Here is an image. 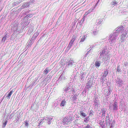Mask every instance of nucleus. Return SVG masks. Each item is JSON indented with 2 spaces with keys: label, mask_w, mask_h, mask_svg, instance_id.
Returning a JSON list of instances; mask_svg holds the SVG:
<instances>
[{
  "label": "nucleus",
  "mask_w": 128,
  "mask_h": 128,
  "mask_svg": "<svg viewBox=\"0 0 128 128\" xmlns=\"http://www.w3.org/2000/svg\"><path fill=\"white\" fill-rule=\"evenodd\" d=\"M86 16V14H84V16L82 18V20H83L82 21V23L84 22V17H85V16Z\"/></svg>",
  "instance_id": "nucleus-35"
},
{
  "label": "nucleus",
  "mask_w": 128,
  "mask_h": 128,
  "mask_svg": "<svg viewBox=\"0 0 128 128\" xmlns=\"http://www.w3.org/2000/svg\"><path fill=\"white\" fill-rule=\"evenodd\" d=\"M100 64L99 61H96L95 62L94 65L96 68H98L100 66Z\"/></svg>",
  "instance_id": "nucleus-12"
},
{
  "label": "nucleus",
  "mask_w": 128,
  "mask_h": 128,
  "mask_svg": "<svg viewBox=\"0 0 128 128\" xmlns=\"http://www.w3.org/2000/svg\"><path fill=\"white\" fill-rule=\"evenodd\" d=\"M72 117L71 116L68 115L65 117H64L62 120V122L64 124L68 125L70 124L72 120Z\"/></svg>",
  "instance_id": "nucleus-1"
},
{
  "label": "nucleus",
  "mask_w": 128,
  "mask_h": 128,
  "mask_svg": "<svg viewBox=\"0 0 128 128\" xmlns=\"http://www.w3.org/2000/svg\"><path fill=\"white\" fill-rule=\"evenodd\" d=\"M117 3L116 1H114L113 2H112V5H116V4Z\"/></svg>",
  "instance_id": "nucleus-32"
},
{
  "label": "nucleus",
  "mask_w": 128,
  "mask_h": 128,
  "mask_svg": "<svg viewBox=\"0 0 128 128\" xmlns=\"http://www.w3.org/2000/svg\"><path fill=\"white\" fill-rule=\"evenodd\" d=\"M89 117L88 116L86 117L84 119V122H87L89 120Z\"/></svg>",
  "instance_id": "nucleus-24"
},
{
  "label": "nucleus",
  "mask_w": 128,
  "mask_h": 128,
  "mask_svg": "<svg viewBox=\"0 0 128 128\" xmlns=\"http://www.w3.org/2000/svg\"><path fill=\"white\" fill-rule=\"evenodd\" d=\"M87 114L83 112L80 111V116L82 118H84L86 116Z\"/></svg>",
  "instance_id": "nucleus-13"
},
{
  "label": "nucleus",
  "mask_w": 128,
  "mask_h": 128,
  "mask_svg": "<svg viewBox=\"0 0 128 128\" xmlns=\"http://www.w3.org/2000/svg\"><path fill=\"white\" fill-rule=\"evenodd\" d=\"M35 35L36 36H38V33L37 32H36L34 34V35Z\"/></svg>",
  "instance_id": "nucleus-37"
},
{
  "label": "nucleus",
  "mask_w": 128,
  "mask_h": 128,
  "mask_svg": "<svg viewBox=\"0 0 128 128\" xmlns=\"http://www.w3.org/2000/svg\"><path fill=\"white\" fill-rule=\"evenodd\" d=\"M66 102L65 100V99L63 100L61 102L60 104V106H64Z\"/></svg>",
  "instance_id": "nucleus-14"
},
{
  "label": "nucleus",
  "mask_w": 128,
  "mask_h": 128,
  "mask_svg": "<svg viewBox=\"0 0 128 128\" xmlns=\"http://www.w3.org/2000/svg\"><path fill=\"white\" fill-rule=\"evenodd\" d=\"M12 90L6 96V98L8 99H10V96L13 92V91Z\"/></svg>",
  "instance_id": "nucleus-15"
},
{
  "label": "nucleus",
  "mask_w": 128,
  "mask_h": 128,
  "mask_svg": "<svg viewBox=\"0 0 128 128\" xmlns=\"http://www.w3.org/2000/svg\"><path fill=\"white\" fill-rule=\"evenodd\" d=\"M102 22V20H98L97 24H100Z\"/></svg>",
  "instance_id": "nucleus-30"
},
{
  "label": "nucleus",
  "mask_w": 128,
  "mask_h": 128,
  "mask_svg": "<svg viewBox=\"0 0 128 128\" xmlns=\"http://www.w3.org/2000/svg\"><path fill=\"white\" fill-rule=\"evenodd\" d=\"M114 32H118L119 33V32H122L124 30V28L123 26H120L117 29L116 28Z\"/></svg>",
  "instance_id": "nucleus-7"
},
{
  "label": "nucleus",
  "mask_w": 128,
  "mask_h": 128,
  "mask_svg": "<svg viewBox=\"0 0 128 128\" xmlns=\"http://www.w3.org/2000/svg\"><path fill=\"white\" fill-rule=\"evenodd\" d=\"M76 37L75 36H72V38L68 46V47L69 49H70V48L74 44V42L76 39Z\"/></svg>",
  "instance_id": "nucleus-5"
},
{
  "label": "nucleus",
  "mask_w": 128,
  "mask_h": 128,
  "mask_svg": "<svg viewBox=\"0 0 128 128\" xmlns=\"http://www.w3.org/2000/svg\"><path fill=\"white\" fill-rule=\"evenodd\" d=\"M86 36L85 35L84 36L81 38V40H80L81 42H83L84 40L86 38Z\"/></svg>",
  "instance_id": "nucleus-25"
},
{
  "label": "nucleus",
  "mask_w": 128,
  "mask_h": 128,
  "mask_svg": "<svg viewBox=\"0 0 128 128\" xmlns=\"http://www.w3.org/2000/svg\"><path fill=\"white\" fill-rule=\"evenodd\" d=\"M6 36H4L2 39V41H4V42H5L6 40Z\"/></svg>",
  "instance_id": "nucleus-33"
},
{
  "label": "nucleus",
  "mask_w": 128,
  "mask_h": 128,
  "mask_svg": "<svg viewBox=\"0 0 128 128\" xmlns=\"http://www.w3.org/2000/svg\"><path fill=\"white\" fill-rule=\"evenodd\" d=\"M117 71L118 72H121V70L120 68V66H118L117 67Z\"/></svg>",
  "instance_id": "nucleus-26"
},
{
  "label": "nucleus",
  "mask_w": 128,
  "mask_h": 128,
  "mask_svg": "<svg viewBox=\"0 0 128 128\" xmlns=\"http://www.w3.org/2000/svg\"><path fill=\"white\" fill-rule=\"evenodd\" d=\"M106 125L110 124V120L109 116H106Z\"/></svg>",
  "instance_id": "nucleus-10"
},
{
  "label": "nucleus",
  "mask_w": 128,
  "mask_h": 128,
  "mask_svg": "<svg viewBox=\"0 0 128 128\" xmlns=\"http://www.w3.org/2000/svg\"><path fill=\"white\" fill-rule=\"evenodd\" d=\"M7 121L6 120L4 123L3 124L2 127L4 128L5 127L6 125L7 124Z\"/></svg>",
  "instance_id": "nucleus-29"
},
{
  "label": "nucleus",
  "mask_w": 128,
  "mask_h": 128,
  "mask_svg": "<svg viewBox=\"0 0 128 128\" xmlns=\"http://www.w3.org/2000/svg\"><path fill=\"white\" fill-rule=\"evenodd\" d=\"M109 108L110 109H112V108H111V105H110L109 106Z\"/></svg>",
  "instance_id": "nucleus-39"
},
{
  "label": "nucleus",
  "mask_w": 128,
  "mask_h": 128,
  "mask_svg": "<svg viewBox=\"0 0 128 128\" xmlns=\"http://www.w3.org/2000/svg\"><path fill=\"white\" fill-rule=\"evenodd\" d=\"M104 121L100 120L99 121V124L102 127H104Z\"/></svg>",
  "instance_id": "nucleus-20"
},
{
  "label": "nucleus",
  "mask_w": 128,
  "mask_h": 128,
  "mask_svg": "<svg viewBox=\"0 0 128 128\" xmlns=\"http://www.w3.org/2000/svg\"><path fill=\"white\" fill-rule=\"evenodd\" d=\"M107 116H109V114H108H108H107Z\"/></svg>",
  "instance_id": "nucleus-42"
},
{
  "label": "nucleus",
  "mask_w": 128,
  "mask_h": 128,
  "mask_svg": "<svg viewBox=\"0 0 128 128\" xmlns=\"http://www.w3.org/2000/svg\"><path fill=\"white\" fill-rule=\"evenodd\" d=\"M118 32H114L112 34H110L109 36L110 40L111 41V43H114L115 42L117 38V36L119 34Z\"/></svg>",
  "instance_id": "nucleus-2"
},
{
  "label": "nucleus",
  "mask_w": 128,
  "mask_h": 128,
  "mask_svg": "<svg viewBox=\"0 0 128 128\" xmlns=\"http://www.w3.org/2000/svg\"><path fill=\"white\" fill-rule=\"evenodd\" d=\"M98 102V101L96 100H94V104H96V102Z\"/></svg>",
  "instance_id": "nucleus-38"
},
{
  "label": "nucleus",
  "mask_w": 128,
  "mask_h": 128,
  "mask_svg": "<svg viewBox=\"0 0 128 128\" xmlns=\"http://www.w3.org/2000/svg\"><path fill=\"white\" fill-rule=\"evenodd\" d=\"M98 102H96V104H94V108L96 110H97L98 109Z\"/></svg>",
  "instance_id": "nucleus-22"
},
{
  "label": "nucleus",
  "mask_w": 128,
  "mask_h": 128,
  "mask_svg": "<svg viewBox=\"0 0 128 128\" xmlns=\"http://www.w3.org/2000/svg\"><path fill=\"white\" fill-rule=\"evenodd\" d=\"M48 68H46L44 71V72L46 74L48 72Z\"/></svg>",
  "instance_id": "nucleus-28"
},
{
  "label": "nucleus",
  "mask_w": 128,
  "mask_h": 128,
  "mask_svg": "<svg viewBox=\"0 0 128 128\" xmlns=\"http://www.w3.org/2000/svg\"><path fill=\"white\" fill-rule=\"evenodd\" d=\"M83 20L82 19L81 20H80V23L81 22H82V21Z\"/></svg>",
  "instance_id": "nucleus-41"
},
{
  "label": "nucleus",
  "mask_w": 128,
  "mask_h": 128,
  "mask_svg": "<svg viewBox=\"0 0 128 128\" xmlns=\"http://www.w3.org/2000/svg\"><path fill=\"white\" fill-rule=\"evenodd\" d=\"M101 112L102 113V116H105V114L106 112V109L104 108H102L101 109Z\"/></svg>",
  "instance_id": "nucleus-11"
},
{
  "label": "nucleus",
  "mask_w": 128,
  "mask_h": 128,
  "mask_svg": "<svg viewBox=\"0 0 128 128\" xmlns=\"http://www.w3.org/2000/svg\"><path fill=\"white\" fill-rule=\"evenodd\" d=\"M106 80V77L103 76H102V79L101 80V81L103 83L104 82V81Z\"/></svg>",
  "instance_id": "nucleus-21"
},
{
  "label": "nucleus",
  "mask_w": 128,
  "mask_h": 128,
  "mask_svg": "<svg viewBox=\"0 0 128 128\" xmlns=\"http://www.w3.org/2000/svg\"><path fill=\"white\" fill-rule=\"evenodd\" d=\"M92 83H90L89 82L87 83V88H89L90 87L92 86Z\"/></svg>",
  "instance_id": "nucleus-23"
},
{
  "label": "nucleus",
  "mask_w": 128,
  "mask_h": 128,
  "mask_svg": "<svg viewBox=\"0 0 128 128\" xmlns=\"http://www.w3.org/2000/svg\"><path fill=\"white\" fill-rule=\"evenodd\" d=\"M52 120V118H46L45 120L46 121L48 122V123L49 124H50V122Z\"/></svg>",
  "instance_id": "nucleus-17"
},
{
  "label": "nucleus",
  "mask_w": 128,
  "mask_h": 128,
  "mask_svg": "<svg viewBox=\"0 0 128 128\" xmlns=\"http://www.w3.org/2000/svg\"><path fill=\"white\" fill-rule=\"evenodd\" d=\"M112 92V90L111 88L109 87L108 89H105L104 90V93L107 96H108Z\"/></svg>",
  "instance_id": "nucleus-6"
},
{
  "label": "nucleus",
  "mask_w": 128,
  "mask_h": 128,
  "mask_svg": "<svg viewBox=\"0 0 128 128\" xmlns=\"http://www.w3.org/2000/svg\"><path fill=\"white\" fill-rule=\"evenodd\" d=\"M90 126L89 125H88L87 126H86L85 128H90Z\"/></svg>",
  "instance_id": "nucleus-36"
},
{
  "label": "nucleus",
  "mask_w": 128,
  "mask_h": 128,
  "mask_svg": "<svg viewBox=\"0 0 128 128\" xmlns=\"http://www.w3.org/2000/svg\"><path fill=\"white\" fill-rule=\"evenodd\" d=\"M27 4H28L26 3L22 5V8H24L26 7L27 6H28Z\"/></svg>",
  "instance_id": "nucleus-27"
},
{
  "label": "nucleus",
  "mask_w": 128,
  "mask_h": 128,
  "mask_svg": "<svg viewBox=\"0 0 128 128\" xmlns=\"http://www.w3.org/2000/svg\"><path fill=\"white\" fill-rule=\"evenodd\" d=\"M99 0H98V2L99 1Z\"/></svg>",
  "instance_id": "nucleus-43"
},
{
  "label": "nucleus",
  "mask_w": 128,
  "mask_h": 128,
  "mask_svg": "<svg viewBox=\"0 0 128 128\" xmlns=\"http://www.w3.org/2000/svg\"><path fill=\"white\" fill-rule=\"evenodd\" d=\"M116 82L118 86H121L122 84V80L119 77H117L116 80Z\"/></svg>",
  "instance_id": "nucleus-4"
},
{
  "label": "nucleus",
  "mask_w": 128,
  "mask_h": 128,
  "mask_svg": "<svg viewBox=\"0 0 128 128\" xmlns=\"http://www.w3.org/2000/svg\"><path fill=\"white\" fill-rule=\"evenodd\" d=\"M84 2L83 3H82V4H84Z\"/></svg>",
  "instance_id": "nucleus-44"
},
{
  "label": "nucleus",
  "mask_w": 128,
  "mask_h": 128,
  "mask_svg": "<svg viewBox=\"0 0 128 128\" xmlns=\"http://www.w3.org/2000/svg\"><path fill=\"white\" fill-rule=\"evenodd\" d=\"M98 30H97L96 28L93 31V33L94 35H96L98 34Z\"/></svg>",
  "instance_id": "nucleus-18"
},
{
  "label": "nucleus",
  "mask_w": 128,
  "mask_h": 128,
  "mask_svg": "<svg viewBox=\"0 0 128 128\" xmlns=\"http://www.w3.org/2000/svg\"><path fill=\"white\" fill-rule=\"evenodd\" d=\"M95 7V6L94 7H92L91 8L88 10L87 12H88V13H90L91 12H92V11L94 9Z\"/></svg>",
  "instance_id": "nucleus-19"
},
{
  "label": "nucleus",
  "mask_w": 128,
  "mask_h": 128,
  "mask_svg": "<svg viewBox=\"0 0 128 128\" xmlns=\"http://www.w3.org/2000/svg\"><path fill=\"white\" fill-rule=\"evenodd\" d=\"M25 126H28V123L27 121H25Z\"/></svg>",
  "instance_id": "nucleus-34"
},
{
  "label": "nucleus",
  "mask_w": 128,
  "mask_h": 128,
  "mask_svg": "<svg viewBox=\"0 0 128 128\" xmlns=\"http://www.w3.org/2000/svg\"><path fill=\"white\" fill-rule=\"evenodd\" d=\"M127 34V32H126L125 34H122L120 37L121 39L122 40V42H124Z\"/></svg>",
  "instance_id": "nucleus-8"
},
{
  "label": "nucleus",
  "mask_w": 128,
  "mask_h": 128,
  "mask_svg": "<svg viewBox=\"0 0 128 128\" xmlns=\"http://www.w3.org/2000/svg\"><path fill=\"white\" fill-rule=\"evenodd\" d=\"M91 49H90V50H89V51H88V53H87L86 54V56L87 55V54H88V53L89 52L90 50Z\"/></svg>",
  "instance_id": "nucleus-40"
},
{
  "label": "nucleus",
  "mask_w": 128,
  "mask_h": 128,
  "mask_svg": "<svg viewBox=\"0 0 128 128\" xmlns=\"http://www.w3.org/2000/svg\"><path fill=\"white\" fill-rule=\"evenodd\" d=\"M108 70H106L104 71V72L102 76H103L106 77V76L108 74Z\"/></svg>",
  "instance_id": "nucleus-16"
},
{
  "label": "nucleus",
  "mask_w": 128,
  "mask_h": 128,
  "mask_svg": "<svg viewBox=\"0 0 128 128\" xmlns=\"http://www.w3.org/2000/svg\"><path fill=\"white\" fill-rule=\"evenodd\" d=\"M113 110L114 111H116L118 109V103L115 101L114 104H113Z\"/></svg>",
  "instance_id": "nucleus-9"
},
{
  "label": "nucleus",
  "mask_w": 128,
  "mask_h": 128,
  "mask_svg": "<svg viewBox=\"0 0 128 128\" xmlns=\"http://www.w3.org/2000/svg\"><path fill=\"white\" fill-rule=\"evenodd\" d=\"M106 52L105 50L104 49H103V50H102L100 51V58H102L103 57V58L104 59H105L106 58V56L107 59H108V56H109V55L108 54H105Z\"/></svg>",
  "instance_id": "nucleus-3"
},
{
  "label": "nucleus",
  "mask_w": 128,
  "mask_h": 128,
  "mask_svg": "<svg viewBox=\"0 0 128 128\" xmlns=\"http://www.w3.org/2000/svg\"><path fill=\"white\" fill-rule=\"evenodd\" d=\"M107 126H109V128H111L112 127L114 126V124H111L110 123V124H108V125H106Z\"/></svg>",
  "instance_id": "nucleus-31"
}]
</instances>
